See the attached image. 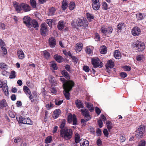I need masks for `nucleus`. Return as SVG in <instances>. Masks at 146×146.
Instances as JSON below:
<instances>
[{
	"instance_id": "obj_57",
	"label": "nucleus",
	"mask_w": 146,
	"mask_h": 146,
	"mask_svg": "<svg viewBox=\"0 0 146 146\" xmlns=\"http://www.w3.org/2000/svg\"><path fill=\"white\" fill-rule=\"evenodd\" d=\"M123 26V24L122 23H119L117 26V28L119 30H121L122 29Z\"/></svg>"
},
{
	"instance_id": "obj_47",
	"label": "nucleus",
	"mask_w": 146,
	"mask_h": 146,
	"mask_svg": "<svg viewBox=\"0 0 146 146\" xmlns=\"http://www.w3.org/2000/svg\"><path fill=\"white\" fill-rule=\"evenodd\" d=\"M43 54L45 58L47 59H48L50 56L49 53L46 50L43 52Z\"/></svg>"
},
{
	"instance_id": "obj_31",
	"label": "nucleus",
	"mask_w": 146,
	"mask_h": 146,
	"mask_svg": "<svg viewBox=\"0 0 146 146\" xmlns=\"http://www.w3.org/2000/svg\"><path fill=\"white\" fill-rule=\"evenodd\" d=\"M114 56L115 58L117 59L120 58L121 56L119 51L117 50H115Z\"/></svg>"
},
{
	"instance_id": "obj_38",
	"label": "nucleus",
	"mask_w": 146,
	"mask_h": 146,
	"mask_svg": "<svg viewBox=\"0 0 146 146\" xmlns=\"http://www.w3.org/2000/svg\"><path fill=\"white\" fill-rule=\"evenodd\" d=\"M136 17L138 20H141L144 19V17L141 13H139L136 15Z\"/></svg>"
},
{
	"instance_id": "obj_28",
	"label": "nucleus",
	"mask_w": 146,
	"mask_h": 146,
	"mask_svg": "<svg viewBox=\"0 0 146 146\" xmlns=\"http://www.w3.org/2000/svg\"><path fill=\"white\" fill-rule=\"evenodd\" d=\"M7 106V104L5 100L3 99L0 100V108L1 109H2Z\"/></svg>"
},
{
	"instance_id": "obj_59",
	"label": "nucleus",
	"mask_w": 146,
	"mask_h": 146,
	"mask_svg": "<svg viewBox=\"0 0 146 146\" xmlns=\"http://www.w3.org/2000/svg\"><path fill=\"white\" fill-rule=\"evenodd\" d=\"M100 37L98 33H96L95 34V39L96 41H98L100 40Z\"/></svg>"
},
{
	"instance_id": "obj_12",
	"label": "nucleus",
	"mask_w": 146,
	"mask_h": 146,
	"mask_svg": "<svg viewBox=\"0 0 146 146\" xmlns=\"http://www.w3.org/2000/svg\"><path fill=\"white\" fill-rule=\"evenodd\" d=\"M31 19L30 17L27 16L24 17L23 18V22L29 28H31L32 25L31 23Z\"/></svg>"
},
{
	"instance_id": "obj_37",
	"label": "nucleus",
	"mask_w": 146,
	"mask_h": 146,
	"mask_svg": "<svg viewBox=\"0 0 146 146\" xmlns=\"http://www.w3.org/2000/svg\"><path fill=\"white\" fill-rule=\"evenodd\" d=\"M23 90L27 95L29 94L30 93H31L29 88L26 86L24 87Z\"/></svg>"
},
{
	"instance_id": "obj_10",
	"label": "nucleus",
	"mask_w": 146,
	"mask_h": 146,
	"mask_svg": "<svg viewBox=\"0 0 146 146\" xmlns=\"http://www.w3.org/2000/svg\"><path fill=\"white\" fill-rule=\"evenodd\" d=\"M68 120L69 123H70L73 121V125H76L77 124V119L75 115H72L70 114L68 116Z\"/></svg>"
},
{
	"instance_id": "obj_5",
	"label": "nucleus",
	"mask_w": 146,
	"mask_h": 146,
	"mask_svg": "<svg viewBox=\"0 0 146 146\" xmlns=\"http://www.w3.org/2000/svg\"><path fill=\"white\" fill-rule=\"evenodd\" d=\"M19 120L21 123L24 124L32 125L33 123V122L30 119L29 117L24 118L22 116H21L19 118Z\"/></svg>"
},
{
	"instance_id": "obj_21",
	"label": "nucleus",
	"mask_w": 146,
	"mask_h": 146,
	"mask_svg": "<svg viewBox=\"0 0 146 146\" xmlns=\"http://www.w3.org/2000/svg\"><path fill=\"white\" fill-rule=\"evenodd\" d=\"M60 113V110L59 109L55 110L53 113V117L54 119H56L57 118Z\"/></svg>"
},
{
	"instance_id": "obj_22",
	"label": "nucleus",
	"mask_w": 146,
	"mask_h": 146,
	"mask_svg": "<svg viewBox=\"0 0 146 146\" xmlns=\"http://www.w3.org/2000/svg\"><path fill=\"white\" fill-rule=\"evenodd\" d=\"M18 58L20 59H23L25 58L24 54L22 50H19L17 51Z\"/></svg>"
},
{
	"instance_id": "obj_56",
	"label": "nucleus",
	"mask_w": 146,
	"mask_h": 146,
	"mask_svg": "<svg viewBox=\"0 0 146 146\" xmlns=\"http://www.w3.org/2000/svg\"><path fill=\"white\" fill-rule=\"evenodd\" d=\"M145 145V141L144 140L140 141L138 143V146H144Z\"/></svg>"
},
{
	"instance_id": "obj_13",
	"label": "nucleus",
	"mask_w": 146,
	"mask_h": 146,
	"mask_svg": "<svg viewBox=\"0 0 146 146\" xmlns=\"http://www.w3.org/2000/svg\"><path fill=\"white\" fill-rule=\"evenodd\" d=\"M141 32V30L139 27H135L132 30L131 33L134 36H137L139 35Z\"/></svg>"
},
{
	"instance_id": "obj_26",
	"label": "nucleus",
	"mask_w": 146,
	"mask_h": 146,
	"mask_svg": "<svg viewBox=\"0 0 146 146\" xmlns=\"http://www.w3.org/2000/svg\"><path fill=\"white\" fill-rule=\"evenodd\" d=\"M64 27V23L63 21H60L58 23L57 27L60 30H62Z\"/></svg>"
},
{
	"instance_id": "obj_19",
	"label": "nucleus",
	"mask_w": 146,
	"mask_h": 146,
	"mask_svg": "<svg viewBox=\"0 0 146 146\" xmlns=\"http://www.w3.org/2000/svg\"><path fill=\"white\" fill-rule=\"evenodd\" d=\"M75 104L76 106L78 109L80 108H84V106L83 103L80 100H77L75 101Z\"/></svg>"
},
{
	"instance_id": "obj_41",
	"label": "nucleus",
	"mask_w": 146,
	"mask_h": 146,
	"mask_svg": "<svg viewBox=\"0 0 146 146\" xmlns=\"http://www.w3.org/2000/svg\"><path fill=\"white\" fill-rule=\"evenodd\" d=\"M86 16L87 19L89 21H90L92 19H94V16L92 15L91 14L89 13H86Z\"/></svg>"
},
{
	"instance_id": "obj_25",
	"label": "nucleus",
	"mask_w": 146,
	"mask_h": 146,
	"mask_svg": "<svg viewBox=\"0 0 146 146\" xmlns=\"http://www.w3.org/2000/svg\"><path fill=\"white\" fill-rule=\"evenodd\" d=\"M54 57L56 60L58 62L60 63L63 61V58L60 55L56 54L54 56Z\"/></svg>"
},
{
	"instance_id": "obj_9",
	"label": "nucleus",
	"mask_w": 146,
	"mask_h": 146,
	"mask_svg": "<svg viewBox=\"0 0 146 146\" xmlns=\"http://www.w3.org/2000/svg\"><path fill=\"white\" fill-rule=\"evenodd\" d=\"M13 5L16 11L18 13H21L22 10V3H19L16 1L13 3Z\"/></svg>"
},
{
	"instance_id": "obj_51",
	"label": "nucleus",
	"mask_w": 146,
	"mask_h": 146,
	"mask_svg": "<svg viewBox=\"0 0 146 146\" xmlns=\"http://www.w3.org/2000/svg\"><path fill=\"white\" fill-rule=\"evenodd\" d=\"M126 139L125 135H123L119 137V141L121 142H124L125 140Z\"/></svg>"
},
{
	"instance_id": "obj_1",
	"label": "nucleus",
	"mask_w": 146,
	"mask_h": 146,
	"mask_svg": "<svg viewBox=\"0 0 146 146\" xmlns=\"http://www.w3.org/2000/svg\"><path fill=\"white\" fill-rule=\"evenodd\" d=\"M59 80L63 84V94L65 98L69 100L70 99L69 92L74 86V82L72 80H67L62 76H60Z\"/></svg>"
},
{
	"instance_id": "obj_34",
	"label": "nucleus",
	"mask_w": 146,
	"mask_h": 146,
	"mask_svg": "<svg viewBox=\"0 0 146 146\" xmlns=\"http://www.w3.org/2000/svg\"><path fill=\"white\" fill-rule=\"evenodd\" d=\"M50 66L54 70H56L58 69V67L54 61H52L50 62Z\"/></svg>"
},
{
	"instance_id": "obj_60",
	"label": "nucleus",
	"mask_w": 146,
	"mask_h": 146,
	"mask_svg": "<svg viewBox=\"0 0 146 146\" xmlns=\"http://www.w3.org/2000/svg\"><path fill=\"white\" fill-rule=\"evenodd\" d=\"M123 69L125 71H129L131 69V68L130 67L126 66L123 67Z\"/></svg>"
},
{
	"instance_id": "obj_32",
	"label": "nucleus",
	"mask_w": 146,
	"mask_h": 146,
	"mask_svg": "<svg viewBox=\"0 0 146 146\" xmlns=\"http://www.w3.org/2000/svg\"><path fill=\"white\" fill-rule=\"evenodd\" d=\"M107 51V48L105 46H103L101 47L100 52L102 54H105Z\"/></svg>"
},
{
	"instance_id": "obj_30",
	"label": "nucleus",
	"mask_w": 146,
	"mask_h": 146,
	"mask_svg": "<svg viewBox=\"0 0 146 146\" xmlns=\"http://www.w3.org/2000/svg\"><path fill=\"white\" fill-rule=\"evenodd\" d=\"M68 6V3L66 0H64L62 3V8L63 10H65Z\"/></svg>"
},
{
	"instance_id": "obj_3",
	"label": "nucleus",
	"mask_w": 146,
	"mask_h": 146,
	"mask_svg": "<svg viewBox=\"0 0 146 146\" xmlns=\"http://www.w3.org/2000/svg\"><path fill=\"white\" fill-rule=\"evenodd\" d=\"M113 30L111 27H107L105 25H103L101 27L100 31L101 32L104 34H107L108 33H111Z\"/></svg>"
},
{
	"instance_id": "obj_16",
	"label": "nucleus",
	"mask_w": 146,
	"mask_h": 146,
	"mask_svg": "<svg viewBox=\"0 0 146 146\" xmlns=\"http://www.w3.org/2000/svg\"><path fill=\"white\" fill-rule=\"evenodd\" d=\"M21 6L22 7V10L25 12H29L31 10V7L28 4L24 3H22Z\"/></svg>"
},
{
	"instance_id": "obj_61",
	"label": "nucleus",
	"mask_w": 146,
	"mask_h": 146,
	"mask_svg": "<svg viewBox=\"0 0 146 146\" xmlns=\"http://www.w3.org/2000/svg\"><path fill=\"white\" fill-rule=\"evenodd\" d=\"M27 95L28 96V97L31 100V102H34V99H33V97L31 93H30L29 94H27Z\"/></svg>"
},
{
	"instance_id": "obj_27",
	"label": "nucleus",
	"mask_w": 146,
	"mask_h": 146,
	"mask_svg": "<svg viewBox=\"0 0 146 146\" xmlns=\"http://www.w3.org/2000/svg\"><path fill=\"white\" fill-rule=\"evenodd\" d=\"M62 75L67 80L70 79V76L69 74L66 70H63L61 72Z\"/></svg>"
},
{
	"instance_id": "obj_23",
	"label": "nucleus",
	"mask_w": 146,
	"mask_h": 146,
	"mask_svg": "<svg viewBox=\"0 0 146 146\" xmlns=\"http://www.w3.org/2000/svg\"><path fill=\"white\" fill-rule=\"evenodd\" d=\"M74 140L75 143H74V146L76 145V144L78 143L81 140L80 139V135L78 133L75 134L74 137Z\"/></svg>"
},
{
	"instance_id": "obj_14",
	"label": "nucleus",
	"mask_w": 146,
	"mask_h": 146,
	"mask_svg": "<svg viewBox=\"0 0 146 146\" xmlns=\"http://www.w3.org/2000/svg\"><path fill=\"white\" fill-rule=\"evenodd\" d=\"M135 46L137 48L139 51L142 52L145 48V45L143 42H138L137 43L135 44Z\"/></svg>"
},
{
	"instance_id": "obj_54",
	"label": "nucleus",
	"mask_w": 146,
	"mask_h": 146,
	"mask_svg": "<svg viewBox=\"0 0 146 146\" xmlns=\"http://www.w3.org/2000/svg\"><path fill=\"white\" fill-rule=\"evenodd\" d=\"M63 101L62 100H56L55 101V104L57 106L60 105L63 102Z\"/></svg>"
},
{
	"instance_id": "obj_6",
	"label": "nucleus",
	"mask_w": 146,
	"mask_h": 146,
	"mask_svg": "<svg viewBox=\"0 0 146 146\" xmlns=\"http://www.w3.org/2000/svg\"><path fill=\"white\" fill-rule=\"evenodd\" d=\"M47 25L45 23L42 24L41 25L40 31L42 35L45 36L48 34V30L47 28Z\"/></svg>"
},
{
	"instance_id": "obj_8",
	"label": "nucleus",
	"mask_w": 146,
	"mask_h": 146,
	"mask_svg": "<svg viewBox=\"0 0 146 146\" xmlns=\"http://www.w3.org/2000/svg\"><path fill=\"white\" fill-rule=\"evenodd\" d=\"M81 112L82 115L84 116L86 121H88L91 119L88 111L85 108H82L80 110Z\"/></svg>"
},
{
	"instance_id": "obj_52",
	"label": "nucleus",
	"mask_w": 146,
	"mask_h": 146,
	"mask_svg": "<svg viewBox=\"0 0 146 146\" xmlns=\"http://www.w3.org/2000/svg\"><path fill=\"white\" fill-rule=\"evenodd\" d=\"M108 4L105 2H103L102 3V8L105 10H106L108 8Z\"/></svg>"
},
{
	"instance_id": "obj_62",
	"label": "nucleus",
	"mask_w": 146,
	"mask_h": 146,
	"mask_svg": "<svg viewBox=\"0 0 146 146\" xmlns=\"http://www.w3.org/2000/svg\"><path fill=\"white\" fill-rule=\"evenodd\" d=\"M83 69L86 72H89L90 70V68L88 66H83Z\"/></svg>"
},
{
	"instance_id": "obj_49",
	"label": "nucleus",
	"mask_w": 146,
	"mask_h": 146,
	"mask_svg": "<svg viewBox=\"0 0 146 146\" xmlns=\"http://www.w3.org/2000/svg\"><path fill=\"white\" fill-rule=\"evenodd\" d=\"M53 20L51 19H47L46 21V23L48 24L50 27H52V22Z\"/></svg>"
},
{
	"instance_id": "obj_20",
	"label": "nucleus",
	"mask_w": 146,
	"mask_h": 146,
	"mask_svg": "<svg viewBox=\"0 0 146 146\" xmlns=\"http://www.w3.org/2000/svg\"><path fill=\"white\" fill-rule=\"evenodd\" d=\"M83 44L81 43H77L75 49L76 52H80L82 49Z\"/></svg>"
},
{
	"instance_id": "obj_18",
	"label": "nucleus",
	"mask_w": 146,
	"mask_h": 146,
	"mask_svg": "<svg viewBox=\"0 0 146 146\" xmlns=\"http://www.w3.org/2000/svg\"><path fill=\"white\" fill-rule=\"evenodd\" d=\"M0 46H1L4 54V55L6 54L7 53V50L5 47H4L5 46V43L1 39H0Z\"/></svg>"
},
{
	"instance_id": "obj_63",
	"label": "nucleus",
	"mask_w": 146,
	"mask_h": 146,
	"mask_svg": "<svg viewBox=\"0 0 146 146\" xmlns=\"http://www.w3.org/2000/svg\"><path fill=\"white\" fill-rule=\"evenodd\" d=\"M21 140V139L20 138L16 137L15 138L14 141L15 143H18Z\"/></svg>"
},
{
	"instance_id": "obj_33",
	"label": "nucleus",
	"mask_w": 146,
	"mask_h": 146,
	"mask_svg": "<svg viewBox=\"0 0 146 146\" xmlns=\"http://www.w3.org/2000/svg\"><path fill=\"white\" fill-rule=\"evenodd\" d=\"M32 25L36 30L38 29V25L37 22L35 20H33L32 22Z\"/></svg>"
},
{
	"instance_id": "obj_55",
	"label": "nucleus",
	"mask_w": 146,
	"mask_h": 146,
	"mask_svg": "<svg viewBox=\"0 0 146 146\" xmlns=\"http://www.w3.org/2000/svg\"><path fill=\"white\" fill-rule=\"evenodd\" d=\"M85 50L86 53L89 54H91L92 52V50L90 47H86Z\"/></svg>"
},
{
	"instance_id": "obj_11",
	"label": "nucleus",
	"mask_w": 146,
	"mask_h": 146,
	"mask_svg": "<svg viewBox=\"0 0 146 146\" xmlns=\"http://www.w3.org/2000/svg\"><path fill=\"white\" fill-rule=\"evenodd\" d=\"M92 7L94 9L98 10L100 6L99 0H92Z\"/></svg>"
},
{
	"instance_id": "obj_53",
	"label": "nucleus",
	"mask_w": 146,
	"mask_h": 146,
	"mask_svg": "<svg viewBox=\"0 0 146 146\" xmlns=\"http://www.w3.org/2000/svg\"><path fill=\"white\" fill-rule=\"evenodd\" d=\"M15 72L14 71H11V74L10 75L9 78H14L15 77Z\"/></svg>"
},
{
	"instance_id": "obj_45",
	"label": "nucleus",
	"mask_w": 146,
	"mask_h": 146,
	"mask_svg": "<svg viewBox=\"0 0 146 146\" xmlns=\"http://www.w3.org/2000/svg\"><path fill=\"white\" fill-rule=\"evenodd\" d=\"M75 6V3L74 2H72L69 4V8L70 10H72L74 8Z\"/></svg>"
},
{
	"instance_id": "obj_44",
	"label": "nucleus",
	"mask_w": 146,
	"mask_h": 146,
	"mask_svg": "<svg viewBox=\"0 0 146 146\" xmlns=\"http://www.w3.org/2000/svg\"><path fill=\"white\" fill-rule=\"evenodd\" d=\"M0 68L3 70H6L7 68V66L5 64L1 63L0 64Z\"/></svg>"
},
{
	"instance_id": "obj_24",
	"label": "nucleus",
	"mask_w": 146,
	"mask_h": 146,
	"mask_svg": "<svg viewBox=\"0 0 146 146\" xmlns=\"http://www.w3.org/2000/svg\"><path fill=\"white\" fill-rule=\"evenodd\" d=\"M114 66V63L113 61L110 60L108 61L107 63L106 64V68H112Z\"/></svg>"
},
{
	"instance_id": "obj_15",
	"label": "nucleus",
	"mask_w": 146,
	"mask_h": 146,
	"mask_svg": "<svg viewBox=\"0 0 146 146\" xmlns=\"http://www.w3.org/2000/svg\"><path fill=\"white\" fill-rule=\"evenodd\" d=\"M48 43L49 46L51 48H54L56 45V40L54 37H50L48 39Z\"/></svg>"
},
{
	"instance_id": "obj_46",
	"label": "nucleus",
	"mask_w": 146,
	"mask_h": 146,
	"mask_svg": "<svg viewBox=\"0 0 146 146\" xmlns=\"http://www.w3.org/2000/svg\"><path fill=\"white\" fill-rule=\"evenodd\" d=\"M47 110H49L52 108L53 107V105L51 103L48 104L45 106Z\"/></svg>"
},
{
	"instance_id": "obj_39",
	"label": "nucleus",
	"mask_w": 146,
	"mask_h": 146,
	"mask_svg": "<svg viewBox=\"0 0 146 146\" xmlns=\"http://www.w3.org/2000/svg\"><path fill=\"white\" fill-rule=\"evenodd\" d=\"M56 9L55 8L52 7L49 9L48 15L49 16L53 15Z\"/></svg>"
},
{
	"instance_id": "obj_42",
	"label": "nucleus",
	"mask_w": 146,
	"mask_h": 146,
	"mask_svg": "<svg viewBox=\"0 0 146 146\" xmlns=\"http://www.w3.org/2000/svg\"><path fill=\"white\" fill-rule=\"evenodd\" d=\"M107 127L109 131L112 127V123L110 121H108L106 123Z\"/></svg>"
},
{
	"instance_id": "obj_48",
	"label": "nucleus",
	"mask_w": 146,
	"mask_h": 146,
	"mask_svg": "<svg viewBox=\"0 0 146 146\" xmlns=\"http://www.w3.org/2000/svg\"><path fill=\"white\" fill-rule=\"evenodd\" d=\"M71 25L74 28H76V26H78L77 20L76 21L74 20L72 21L71 23Z\"/></svg>"
},
{
	"instance_id": "obj_43",
	"label": "nucleus",
	"mask_w": 146,
	"mask_h": 146,
	"mask_svg": "<svg viewBox=\"0 0 146 146\" xmlns=\"http://www.w3.org/2000/svg\"><path fill=\"white\" fill-rule=\"evenodd\" d=\"M84 141L82 143H81V146H88L89 145V143L88 141L85 139H84Z\"/></svg>"
},
{
	"instance_id": "obj_64",
	"label": "nucleus",
	"mask_w": 146,
	"mask_h": 146,
	"mask_svg": "<svg viewBox=\"0 0 146 146\" xmlns=\"http://www.w3.org/2000/svg\"><path fill=\"white\" fill-rule=\"evenodd\" d=\"M8 114L10 117L12 118H14L15 117V115L11 111H9Z\"/></svg>"
},
{
	"instance_id": "obj_7",
	"label": "nucleus",
	"mask_w": 146,
	"mask_h": 146,
	"mask_svg": "<svg viewBox=\"0 0 146 146\" xmlns=\"http://www.w3.org/2000/svg\"><path fill=\"white\" fill-rule=\"evenodd\" d=\"M78 26L84 29L88 25V22L86 19L83 20L78 19L77 20Z\"/></svg>"
},
{
	"instance_id": "obj_4",
	"label": "nucleus",
	"mask_w": 146,
	"mask_h": 146,
	"mask_svg": "<svg viewBox=\"0 0 146 146\" xmlns=\"http://www.w3.org/2000/svg\"><path fill=\"white\" fill-rule=\"evenodd\" d=\"M92 64L95 68L102 67L103 64L99 58L93 59L92 60Z\"/></svg>"
},
{
	"instance_id": "obj_35",
	"label": "nucleus",
	"mask_w": 146,
	"mask_h": 146,
	"mask_svg": "<svg viewBox=\"0 0 146 146\" xmlns=\"http://www.w3.org/2000/svg\"><path fill=\"white\" fill-rule=\"evenodd\" d=\"M30 3L31 5L33 8H36V3L35 0H30Z\"/></svg>"
},
{
	"instance_id": "obj_17",
	"label": "nucleus",
	"mask_w": 146,
	"mask_h": 146,
	"mask_svg": "<svg viewBox=\"0 0 146 146\" xmlns=\"http://www.w3.org/2000/svg\"><path fill=\"white\" fill-rule=\"evenodd\" d=\"M144 130L143 128L141 127L138 129L137 133L135 135L136 137L138 138H140L142 137L143 131Z\"/></svg>"
},
{
	"instance_id": "obj_29",
	"label": "nucleus",
	"mask_w": 146,
	"mask_h": 146,
	"mask_svg": "<svg viewBox=\"0 0 146 146\" xmlns=\"http://www.w3.org/2000/svg\"><path fill=\"white\" fill-rule=\"evenodd\" d=\"M86 107L88 108L90 111L91 112L94 111V109L93 107V105L92 104L89 103H86Z\"/></svg>"
},
{
	"instance_id": "obj_58",
	"label": "nucleus",
	"mask_w": 146,
	"mask_h": 146,
	"mask_svg": "<svg viewBox=\"0 0 146 146\" xmlns=\"http://www.w3.org/2000/svg\"><path fill=\"white\" fill-rule=\"evenodd\" d=\"M143 58V56L142 55H140L136 57V59L137 61H140Z\"/></svg>"
},
{
	"instance_id": "obj_40",
	"label": "nucleus",
	"mask_w": 146,
	"mask_h": 146,
	"mask_svg": "<svg viewBox=\"0 0 146 146\" xmlns=\"http://www.w3.org/2000/svg\"><path fill=\"white\" fill-rule=\"evenodd\" d=\"M52 140V137L51 136L47 137L45 140V143L46 144L50 143Z\"/></svg>"
},
{
	"instance_id": "obj_36",
	"label": "nucleus",
	"mask_w": 146,
	"mask_h": 146,
	"mask_svg": "<svg viewBox=\"0 0 146 146\" xmlns=\"http://www.w3.org/2000/svg\"><path fill=\"white\" fill-rule=\"evenodd\" d=\"M3 86L2 87V89L4 91V92H5V94L6 95H8V87L7 86V84H5L4 85V86L3 87Z\"/></svg>"
},
{
	"instance_id": "obj_50",
	"label": "nucleus",
	"mask_w": 146,
	"mask_h": 146,
	"mask_svg": "<svg viewBox=\"0 0 146 146\" xmlns=\"http://www.w3.org/2000/svg\"><path fill=\"white\" fill-rule=\"evenodd\" d=\"M65 124L66 121L64 119H63L61 123L60 127V128H61V129H62H62H63L65 128H64V127L65 126Z\"/></svg>"
},
{
	"instance_id": "obj_2",
	"label": "nucleus",
	"mask_w": 146,
	"mask_h": 146,
	"mask_svg": "<svg viewBox=\"0 0 146 146\" xmlns=\"http://www.w3.org/2000/svg\"><path fill=\"white\" fill-rule=\"evenodd\" d=\"M60 132L62 137H63L66 140L70 139L73 134L72 130L66 127H65L64 129L62 130Z\"/></svg>"
}]
</instances>
